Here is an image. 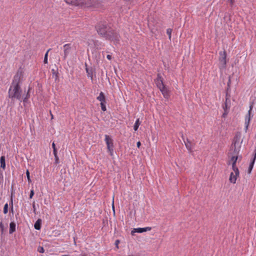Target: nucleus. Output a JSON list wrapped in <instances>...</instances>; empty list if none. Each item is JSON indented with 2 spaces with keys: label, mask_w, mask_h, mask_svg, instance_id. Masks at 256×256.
<instances>
[{
  "label": "nucleus",
  "mask_w": 256,
  "mask_h": 256,
  "mask_svg": "<svg viewBox=\"0 0 256 256\" xmlns=\"http://www.w3.org/2000/svg\"><path fill=\"white\" fill-rule=\"evenodd\" d=\"M32 207H33L34 212H35V210H36V207H35L34 202L33 204Z\"/></svg>",
  "instance_id": "46"
},
{
  "label": "nucleus",
  "mask_w": 256,
  "mask_h": 256,
  "mask_svg": "<svg viewBox=\"0 0 256 256\" xmlns=\"http://www.w3.org/2000/svg\"><path fill=\"white\" fill-rule=\"evenodd\" d=\"M97 100L100 102H106V97L103 92H101L100 95L97 97Z\"/></svg>",
  "instance_id": "18"
},
{
  "label": "nucleus",
  "mask_w": 256,
  "mask_h": 256,
  "mask_svg": "<svg viewBox=\"0 0 256 256\" xmlns=\"http://www.w3.org/2000/svg\"><path fill=\"white\" fill-rule=\"evenodd\" d=\"M26 176H27V178H28V182H31V180L30 178V172H29L28 170H26Z\"/></svg>",
  "instance_id": "32"
},
{
  "label": "nucleus",
  "mask_w": 256,
  "mask_h": 256,
  "mask_svg": "<svg viewBox=\"0 0 256 256\" xmlns=\"http://www.w3.org/2000/svg\"><path fill=\"white\" fill-rule=\"evenodd\" d=\"M155 81H163V78H162L160 74H157V78H156Z\"/></svg>",
  "instance_id": "30"
},
{
  "label": "nucleus",
  "mask_w": 256,
  "mask_h": 256,
  "mask_svg": "<svg viewBox=\"0 0 256 256\" xmlns=\"http://www.w3.org/2000/svg\"><path fill=\"white\" fill-rule=\"evenodd\" d=\"M226 54L225 51L220 52L219 60L220 63V66L222 68H225L226 66Z\"/></svg>",
  "instance_id": "8"
},
{
  "label": "nucleus",
  "mask_w": 256,
  "mask_h": 256,
  "mask_svg": "<svg viewBox=\"0 0 256 256\" xmlns=\"http://www.w3.org/2000/svg\"><path fill=\"white\" fill-rule=\"evenodd\" d=\"M8 204L6 203L4 204V214H6L8 213Z\"/></svg>",
  "instance_id": "29"
},
{
  "label": "nucleus",
  "mask_w": 256,
  "mask_h": 256,
  "mask_svg": "<svg viewBox=\"0 0 256 256\" xmlns=\"http://www.w3.org/2000/svg\"><path fill=\"white\" fill-rule=\"evenodd\" d=\"M51 114V116H52V118H53V115L52 114Z\"/></svg>",
  "instance_id": "48"
},
{
  "label": "nucleus",
  "mask_w": 256,
  "mask_h": 256,
  "mask_svg": "<svg viewBox=\"0 0 256 256\" xmlns=\"http://www.w3.org/2000/svg\"><path fill=\"white\" fill-rule=\"evenodd\" d=\"M10 205L12 206V209L11 211L12 212H13V202H12V198H11L10 202Z\"/></svg>",
  "instance_id": "35"
},
{
  "label": "nucleus",
  "mask_w": 256,
  "mask_h": 256,
  "mask_svg": "<svg viewBox=\"0 0 256 256\" xmlns=\"http://www.w3.org/2000/svg\"><path fill=\"white\" fill-rule=\"evenodd\" d=\"M53 153H54V157H57L58 154H57V150H56V149L53 150Z\"/></svg>",
  "instance_id": "37"
},
{
  "label": "nucleus",
  "mask_w": 256,
  "mask_h": 256,
  "mask_svg": "<svg viewBox=\"0 0 256 256\" xmlns=\"http://www.w3.org/2000/svg\"><path fill=\"white\" fill-rule=\"evenodd\" d=\"M34 190H30V198H32V196H34Z\"/></svg>",
  "instance_id": "34"
},
{
  "label": "nucleus",
  "mask_w": 256,
  "mask_h": 256,
  "mask_svg": "<svg viewBox=\"0 0 256 256\" xmlns=\"http://www.w3.org/2000/svg\"><path fill=\"white\" fill-rule=\"evenodd\" d=\"M106 58L108 60H110L112 59V56L110 54H108Z\"/></svg>",
  "instance_id": "43"
},
{
  "label": "nucleus",
  "mask_w": 256,
  "mask_h": 256,
  "mask_svg": "<svg viewBox=\"0 0 256 256\" xmlns=\"http://www.w3.org/2000/svg\"><path fill=\"white\" fill-rule=\"evenodd\" d=\"M140 144H140V142H137V144H136L137 146H138V148H139V147L140 146Z\"/></svg>",
  "instance_id": "44"
},
{
  "label": "nucleus",
  "mask_w": 256,
  "mask_h": 256,
  "mask_svg": "<svg viewBox=\"0 0 256 256\" xmlns=\"http://www.w3.org/2000/svg\"><path fill=\"white\" fill-rule=\"evenodd\" d=\"M241 138V134L240 132H237L234 137V142L232 144V148H233V146H236L240 147V146L239 145L240 142Z\"/></svg>",
  "instance_id": "11"
},
{
  "label": "nucleus",
  "mask_w": 256,
  "mask_h": 256,
  "mask_svg": "<svg viewBox=\"0 0 256 256\" xmlns=\"http://www.w3.org/2000/svg\"><path fill=\"white\" fill-rule=\"evenodd\" d=\"M230 105V100L228 98H226V102L224 104L223 106V109L224 110V112L222 114V117L226 118L228 115L229 109Z\"/></svg>",
  "instance_id": "9"
},
{
  "label": "nucleus",
  "mask_w": 256,
  "mask_h": 256,
  "mask_svg": "<svg viewBox=\"0 0 256 256\" xmlns=\"http://www.w3.org/2000/svg\"><path fill=\"white\" fill-rule=\"evenodd\" d=\"M106 102H100L101 108H102V110L104 112L106 110V106L104 104Z\"/></svg>",
  "instance_id": "27"
},
{
  "label": "nucleus",
  "mask_w": 256,
  "mask_h": 256,
  "mask_svg": "<svg viewBox=\"0 0 256 256\" xmlns=\"http://www.w3.org/2000/svg\"><path fill=\"white\" fill-rule=\"evenodd\" d=\"M152 230L151 227H146V228H134L131 231V234L132 236H134V233L136 232H138V233H142L144 232H146L147 231H150Z\"/></svg>",
  "instance_id": "12"
},
{
  "label": "nucleus",
  "mask_w": 256,
  "mask_h": 256,
  "mask_svg": "<svg viewBox=\"0 0 256 256\" xmlns=\"http://www.w3.org/2000/svg\"><path fill=\"white\" fill-rule=\"evenodd\" d=\"M253 108V104H251L250 106V110L248 112V114L246 116L245 118V128L244 130L245 132H246L247 130H248V128L250 123V121L251 120V118L253 116V115L252 114V110Z\"/></svg>",
  "instance_id": "7"
},
{
  "label": "nucleus",
  "mask_w": 256,
  "mask_h": 256,
  "mask_svg": "<svg viewBox=\"0 0 256 256\" xmlns=\"http://www.w3.org/2000/svg\"><path fill=\"white\" fill-rule=\"evenodd\" d=\"M155 83L157 86V87L160 90L164 88V87L165 86L164 84L163 81H155Z\"/></svg>",
  "instance_id": "23"
},
{
  "label": "nucleus",
  "mask_w": 256,
  "mask_h": 256,
  "mask_svg": "<svg viewBox=\"0 0 256 256\" xmlns=\"http://www.w3.org/2000/svg\"><path fill=\"white\" fill-rule=\"evenodd\" d=\"M239 176V170H238V173L236 170H234V172H232L230 174L229 180L230 182L235 184L237 179V176Z\"/></svg>",
  "instance_id": "14"
},
{
  "label": "nucleus",
  "mask_w": 256,
  "mask_h": 256,
  "mask_svg": "<svg viewBox=\"0 0 256 256\" xmlns=\"http://www.w3.org/2000/svg\"><path fill=\"white\" fill-rule=\"evenodd\" d=\"M15 231H16V224L14 222H12L10 224L9 232L10 234H12Z\"/></svg>",
  "instance_id": "19"
},
{
  "label": "nucleus",
  "mask_w": 256,
  "mask_h": 256,
  "mask_svg": "<svg viewBox=\"0 0 256 256\" xmlns=\"http://www.w3.org/2000/svg\"><path fill=\"white\" fill-rule=\"evenodd\" d=\"M65 2L68 4L82 8H99L101 6L100 1L99 0H65Z\"/></svg>",
  "instance_id": "1"
},
{
  "label": "nucleus",
  "mask_w": 256,
  "mask_h": 256,
  "mask_svg": "<svg viewBox=\"0 0 256 256\" xmlns=\"http://www.w3.org/2000/svg\"><path fill=\"white\" fill-rule=\"evenodd\" d=\"M52 148H53V150H56V145H55V144H54V142H52Z\"/></svg>",
  "instance_id": "42"
},
{
  "label": "nucleus",
  "mask_w": 256,
  "mask_h": 256,
  "mask_svg": "<svg viewBox=\"0 0 256 256\" xmlns=\"http://www.w3.org/2000/svg\"><path fill=\"white\" fill-rule=\"evenodd\" d=\"M44 64H48V58H44Z\"/></svg>",
  "instance_id": "41"
},
{
  "label": "nucleus",
  "mask_w": 256,
  "mask_h": 256,
  "mask_svg": "<svg viewBox=\"0 0 256 256\" xmlns=\"http://www.w3.org/2000/svg\"><path fill=\"white\" fill-rule=\"evenodd\" d=\"M86 72L88 73V76L89 77V76H90V77H92V74H90V72H88V68H86Z\"/></svg>",
  "instance_id": "38"
},
{
  "label": "nucleus",
  "mask_w": 256,
  "mask_h": 256,
  "mask_svg": "<svg viewBox=\"0 0 256 256\" xmlns=\"http://www.w3.org/2000/svg\"><path fill=\"white\" fill-rule=\"evenodd\" d=\"M41 223L42 220L40 219H38L34 225L35 229L40 230L41 228Z\"/></svg>",
  "instance_id": "21"
},
{
  "label": "nucleus",
  "mask_w": 256,
  "mask_h": 256,
  "mask_svg": "<svg viewBox=\"0 0 256 256\" xmlns=\"http://www.w3.org/2000/svg\"><path fill=\"white\" fill-rule=\"evenodd\" d=\"M184 142L185 144V146L186 148L190 151V152H192V143L190 141V140L188 139H187L186 140V142L185 141H184Z\"/></svg>",
  "instance_id": "22"
},
{
  "label": "nucleus",
  "mask_w": 256,
  "mask_h": 256,
  "mask_svg": "<svg viewBox=\"0 0 256 256\" xmlns=\"http://www.w3.org/2000/svg\"><path fill=\"white\" fill-rule=\"evenodd\" d=\"M0 229L2 232V234L4 230V226L2 222H0Z\"/></svg>",
  "instance_id": "33"
},
{
  "label": "nucleus",
  "mask_w": 256,
  "mask_h": 256,
  "mask_svg": "<svg viewBox=\"0 0 256 256\" xmlns=\"http://www.w3.org/2000/svg\"><path fill=\"white\" fill-rule=\"evenodd\" d=\"M54 159H55V164H58L59 163V158L58 157V156H57V157H54Z\"/></svg>",
  "instance_id": "36"
},
{
  "label": "nucleus",
  "mask_w": 256,
  "mask_h": 256,
  "mask_svg": "<svg viewBox=\"0 0 256 256\" xmlns=\"http://www.w3.org/2000/svg\"><path fill=\"white\" fill-rule=\"evenodd\" d=\"M68 256V255H63V256Z\"/></svg>",
  "instance_id": "49"
},
{
  "label": "nucleus",
  "mask_w": 256,
  "mask_h": 256,
  "mask_svg": "<svg viewBox=\"0 0 256 256\" xmlns=\"http://www.w3.org/2000/svg\"><path fill=\"white\" fill-rule=\"evenodd\" d=\"M236 146H233V148H231V150L232 152H230V154H232V156H238V154L239 153L240 150L239 148H236Z\"/></svg>",
  "instance_id": "17"
},
{
  "label": "nucleus",
  "mask_w": 256,
  "mask_h": 256,
  "mask_svg": "<svg viewBox=\"0 0 256 256\" xmlns=\"http://www.w3.org/2000/svg\"><path fill=\"white\" fill-rule=\"evenodd\" d=\"M23 78V72L22 70L20 68L17 71L16 74L14 76L11 84L12 85H20L22 83Z\"/></svg>",
  "instance_id": "5"
},
{
  "label": "nucleus",
  "mask_w": 256,
  "mask_h": 256,
  "mask_svg": "<svg viewBox=\"0 0 256 256\" xmlns=\"http://www.w3.org/2000/svg\"><path fill=\"white\" fill-rule=\"evenodd\" d=\"M140 124L139 118L137 119L134 126V130L136 131Z\"/></svg>",
  "instance_id": "24"
},
{
  "label": "nucleus",
  "mask_w": 256,
  "mask_h": 256,
  "mask_svg": "<svg viewBox=\"0 0 256 256\" xmlns=\"http://www.w3.org/2000/svg\"><path fill=\"white\" fill-rule=\"evenodd\" d=\"M72 50V46L70 44H67L63 46L64 50V58L65 60L68 56L70 54Z\"/></svg>",
  "instance_id": "13"
},
{
  "label": "nucleus",
  "mask_w": 256,
  "mask_h": 256,
  "mask_svg": "<svg viewBox=\"0 0 256 256\" xmlns=\"http://www.w3.org/2000/svg\"><path fill=\"white\" fill-rule=\"evenodd\" d=\"M230 0V3H231L232 4H233V2H234L233 0Z\"/></svg>",
  "instance_id": "47"
},
{
  "label": "nucleus",
  "mask_w": 256,
  "mask_h": 256,
  "mask_svg": "<svg viewBox=\"0 0 256 256\" xmlns=\"http://www.w3.org/2000/svg\"><path fill=\"white\" fill-rule=\"evenodd\" d=\"M172 32V29H171V28H168L166 30V34H168V38H169L170 40L171 39Z\"/></svg>",
  "instance_id": "28"
},
{
  "label": "nucleus",
  "mask_w": 256,
  "mask_h": 256,
  "mask_svg": "<svg viewBox=\"0 0 256 256\" xmlns=\"http://www.w3.org/2000/svg\"><path fill=\"white\" fill-rule=\"evenodd\" d=\"M8 97L12 100L16 99L20 102L22 101V90L20 85L11 84L8 92Z\"/></svg>",
  "instance_id": "2"
},
{
  "label": "nucleus",
  "mask_w": 256,
  "mask_h": 256,
  "mask_svg": "<svg viewBox=\"0 0 256 256\" xmlns=\"http://www.w3.org/2000/svg\"><path fill=\"white\" fill-rule=\"evenodd\" d=\"M238 159V156H232L230 160L228 162V164H230L232 162V168L233 170H236L238 173V168L236 166V162Z\"/></svg>",
  "instance_id": "10"
},
{
  "label": "nucleus",
  "mask_w": 256,
  "mask_h": 256,
  "mask_svg": "<svg viewBox=\"0 0 256 256\" xmlns=\"http://www.w3.org/2000/svg\"><path fill=\"white\" fill-rule=\"evenodd\" d=\"M110 28V26L106 22H100L96 26V28L98 34L104 38L106 37L107 32H108Z\"/></svg>",
  "instance_id": "3"
},
{
  "label": "nucleus",
  "mask_w": 256,
  "mask_h": 256,
  "mask_svg": "<svg viewBox=\"0 0 256 256\" xmlns=\"http://www.w3.org/2000/svg\"><path fill=\"white\" fill-rule=\"evenodd\" d=\"M163 94L164 98H168L170 96L169 91L166 86L164 87V88L160 90Z\"/></svg>",
  "instance_id": "16"
},
{
  "label": "nucleus",
  "mask_w": 256,
  "mask_h": 256,
  "mask_svg": "<svg viewBox=\"0 0 256 256\" xmlns=\"http://www.w3.org/2000/svg\"><path fill=\"white\" fill-rule=\"evenodd\" d=\"M104 140L106 144L108 152H110V154L111 156H113V153H114L113 140L109 136L106 134Z\"/></svg>",
  "instance_id": "6"
},
{
  "label": "nucleus",
  "mask_w": 256,
  "mask_h": 256,
  "mask_svg": "<svg viewBox=\"0 0 256 256\" xmlns=\"http://www.w3.org/2000/svg\"><path fill=\"white\" fill-rule=\"evenodd\" d=\"M230 84H231L230 76H229V77H228V84H227L226 91H228L230 90Z\"/></svg>",
  "instance_id": "26"
},
{
  "label": "nucleus",
  "mask_w": 256,
  "mask_h": 256,
  "mask_svg": "<svg viewBox=\"0 0 256 256\" xmlns=\"http://www.w3.org/2000/svg\"><path fill=\"white\" fill-rule=\"evenodd\" d=\"M226 98H230V96L228 94V91H227L226 94Z\"/></svg>",
  "instance_id": "45"
},
{
  "label": "nucleus",
  "mask_w": 256,
  "mask_h": 256,
  "mask_svg": "<svg viewBox=\"0 0 256 256\" xmlns=\"http://www.w3.org/2000/svg\"><path fill=\"white\" fill-rule=\"evenodd\" d=\"M50 50H51V49H50V48H49V49L47 50L46 52V54H45V55H44V58H48V52H49Z\"/></svg>",
  "instance_id": "40"
},
{
  "label": "nucleus",
  "mask_w": 256,
  "mask_h": 256,
  "mask_svg": "<svg viewBox=\"0 0 256 256\" xmlns=\"http://www.w3.org/2000/svg\"><path fill=\"white\" fill-rule=\"evenodd\" d=\"M106 34H106V36L104 38L106 40L113 41L116 42L120 40V36L119 34L115 30H112L111 28H110V30L108 31V32H107Z\"/></svg>",
  "instance_id": "4"
},
{
  "label": "nucleus",
  "mask_w": 256,
  "mask_h": 256,
  "mask_svg": "<svg viewBox=\"0 0 256 256\" xmlns=\"http://www.w3.org/2000/svg\"><path fill=\"white\" fill-rule=\"evenodd\" d=\"M0 167L4 170L6 168V161L4 156H2L0 158Z\"/></svg>",
  "instance_id": "20"
},
{
  "label": "nucleus",
  "mask_w": 256,
  "mask_h": 256,
  "mask_svg": "<svg viewBox=\"0 0 256 256\" xmlns=\"http://www.w3.org/2000/svg\"><path fill=\"white\" fill-rule=\"evenodd\" d=\"M256 158V149L254 150V156L252 160H251V162L249 166H248V174H250L252 172V170L253 168V166H254V164L255 162Z\"/></svg>",
  "instance_id": "15"
},
{
  "label": "nucleus",
  "mask_w": 256,
  "mask_h": 256,
  "mask_svg": "<svg viewBox=\"0 0 256 256\" xmlns=\"http://www.w3.org/2000/svg\"><path fill=\"white\" fill-rule=\"evenodd\" d=\"M30 88H29L28 90V91L27 92V94H26V96L24 97V98H23V102H28V99L30 97Z\"/></svg>",
  "instance_id": "25"
},
{
  "label": "nucleus",
  "mask_w": 256,
  "mask_h": 256,
  "mask_svg": "<svg viewBox=\"0 0 256 256\" xmlns=\"http://www.w3.org/2000/svg\"><path fill=\"white\" fill-rule=\"evenodd\" d=\"M38 251L40 253H44V248L42 246H38Z\"/></svg>",
  "instance_id": "31"
},
{
  "label": "nucleus",
  "mask_w": 256,
  "mask_h": 256,
  "mask_svg": "<svg viewBox=\"0 0 256 256\" xmlns=\"http://www.w3.org/2000/svg\"><path fill=\"white\" fill-rule=\"evenodd\" d=\"M119 243H120L119 240H117L115 241V245L118 248V244H119Z\"/></svg>",
  "instance_id": "39"
}]
</instances>
